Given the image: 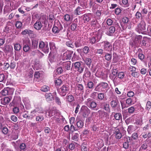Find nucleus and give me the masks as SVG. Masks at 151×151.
<instances>
[{
  "label": "nucleus",
  "instance_id": "1",
  "mask_svg": "<svg viewBox=\"0 0 151 151\" xmlns=\"http://www.w3.org/2000/svg\"><path fill=\"white\" fill-rule=\"evenodd\" d=\"M91 36L90 38L89 42L91 44H93L99 41L102 37L101 35L98 32L92 33L90 34Z\"/></svg>",
  "mask_w": 151,
  "mask_h": 151
},
{
  "label": "nucleus",
  "instance_id": "2",
  "mask_svg": "<svg viewBox=\"0 0 151 151\" xmlns=\"http://www.w3.org/2000/svg\"><path fill=\"white\" fill-rule=\"evenodd\" d=\"M146 24L143 20H142L136 28V30L138 33L143 34H146Z\"/></svg>",
  "mask_w": 151,
  "mask_h": 151
},
{
  "label": "nucleus",
  "instance_id": "3",
  "mask_svg": "<svg viewBox=\"0 0 151 151\" xmlns=\"http://www.w3.org/2000/svg\"><path fill=\"white\" fill-rule=\"evenodd\" d=\"M23 51L25 52H28L30 49L31 45L30 40L28 38L23 39Z\"/></svg>",
  "mask_w": 151,
  "mask_h": 151
},
{
  "label": "nucleus",
  "instance_id": "4",
  "mask_svg": "<svg viewBox=\"0 0 151 151\" xmlns=\"http://www.w3.org/2000/svg\"><path fill=\"white\" fill-rule=\"evenodd\" d=\"M72 66H74L75 70L78 71L80 73H82L83 71L84 67L82 64L79 62H76L73 63Z\"/></svg>",
  "mask_w": 151,
  "mask_h": 151
},
{
  "label": "nucleus",
  "instance_id": "5",
  "mask_svg": "<svg viewBox=\"0 0 151 151\" xmlns=\"http://www.w3.org/2000/svg\"><path fill=\"white\" fill-rule=\"evenodd\" d=\"M14 89L12 88L7 87L4 88L0 92V93L2 95L5 96L7 95H12L14 93Z\"/></svg>",
  "mask_w": 151,
  "mask_h": 151
},
{
  "label": "nucleus",
  "instance_id": "6",
  "mask_svg": "<svg viewBox=\"0 0 151 151\" xmlns=\"http://www.w3.org/2000/svg\"><path fill=\"white\" fill-rule=\"evenodd\" d=\"M69 90V87L64 85L59 89L58 92L62 96H65Z\"/></svg>",
  "mask_w": 151,
  "mask_h": 151
},
{
  "label": "nucleus",
  "instance_id": "7",
  "mask_svg": "<svg viewBox=\"0 0 151 151\" xmlns=\"http://www.w3.org/2000/svg\"><path fill=\"white\" fill-rule=\"evenodd\" d=\"M85 104L89 108L94 109L97 106V104L96 102L93 101V99L91 98H88L85 102Z\"/></svg>",
  "mask_w": 151,
  "mask_h": 151
},
{
  "label": "nucleus",
  "instance_id": "8",
  "mask_svg": "<svg viewBox=\"0 0 151 151\" xmlns=\"http://www.w3.org/2000/svg\"><path fill=\"white\" fill-rule=\"evenodd\" d=\"M102 43L104 44L103 49L104 51L111 52L112 50V46L110 42L107 41H104Z\"/></svg>",
  "mask_w": 151,
  "mask_h": 151
},
{
  "label": "nucleus",
  "instance_id": "9",
  "mask_svg": "<svg viewBox=\"0 0 151 151\" xmlns=\"http://www.w3.org/2000/svg\"><path fill=\"white\" fill-rule=\"evenodd\" d=\"M101 107L107 112H110V109L109 103L107 101H102L100 103Z\"/></svg>",
  "mask_w": 151,
  "mask_h": 151
},
{
  "label": "nucleus",
  "instance_id": "10",
  "mask_svg": "<svg viewBox=\"0 0 151 151\" xmlns=\"http://www.w3.org/2000/svg\"><path fill=\"white\" fill-rule=\"evenodd\" d=\"M81 112L84 117L87 116L90 113V110L85 106H83L81 107Z\"/></svg>",
  "mask_w": 151,
  "mask_h": 151
},
{
  "label": "nucleus",
  "instance_id": "11",
  "mask_svg": "<svg viewBox=\"0 0 151 151\" xmlns=\"http://www.w3.org/2000/svg\"><path fill=\"white\" fill-rule=\"evenodd\" d=\"M73 52L70 51H67L63 54V60L70 59L72 57Z\"/></svg>",
  "mask_w": 151,
  "mask_h": 151
},
{
  "label": "nucleus",
  "instance_id": "12",
  "mask_svg": "<svg viewBox=\"0 0 151 151\" xmlns=\"http://www.w3.org/2000/svg\"><path fill=\"white\" fill-rule=\"evenodd\" d=\"M71 63L70 61H68L63 62L62 66L64 70H69L70 69Z\"/></svg>",
  "mask_w": 151,
  "mask_h": 151
},
{
  "label": "nucleus",
  "instance_id": "13",
  "mask_svg": "<svg viewBox=\"0 0 151 151\" xmlns=\"http://www.w3.org/2000/svg\"><path fill=\"white\" fill-rule=\"evenodd\" d=\"M12 99L11 97H5L1 99V103L4 105H6L8 104Z\"/></svg>",
  "mask_w": 151,
  "mask_h": 151
},
{
  "label": "nucleus",
  "instance_id": "14",
  "mask_svg": "<svg viewBox=\"0 0 151 151\" xmlns=\"http://www.w3.org/2000/svg\"><path fill=\"white\" fill-rule=\"evenodd\" d=\"M42 26V25L41 22L39 20H37L34 25V28L37 30L41 29Z\"/></svg>",
  "mask_w": 151,
  "mask_h": 151
},
{
  "label": "nucleus",
  "instance_id": "15",
  "mask_svg": "<svg viewBox=\"0 0 151 151\" xmlns=\"http://www.w3.org/2000/svg\"><path fill=\"white\" fill-rule=\"evenodd\" d=\"M115 31V27L114 26H111L109 28L108 31H107L106 34L109 36H111L113 35Z\"/></svg>",
  "mask_w": 151,
  "mask_h": 151
},
{
  "label": "nucleus",
  "instance_id": "16",
  "mask_svg": "<svg viewBox=\"0 0 151 151\" xmlns=\"http://www.w3.org/2000/svg\"><path fill=\"white\" fill-rule=\"evenodd\" d=\"M92 17V15L91 13H88L83 15V18L84 20L88 22L91 20Z\"/></svg>",
  "mask_w": 151,
  "mask_h": 151
},
{
  "label": "nucleus",
  "instance_id": "17",
  "mask_svg": "<svg viewBox=\"0 0 151 151\" xmlns=\"http://www.w3.org/2000/svg\"><path fill=\"white\" fill-rule=\"evenodd\" d=\"M83 8L80 6L78 7L74 10V14L76 15H79L82 13Z\"/></svg>",
  "mask_w": 151,
  "mask_h": 151
},
{
  "label": "nucleus",
  "instance_id": "18",
  "mask_svg": "<svg viewBox=\"0 0 151 151\" xmlns=\"http://www.w3.org/2000/svg\"><path fill=\"white\" fill-rule=\"evenodd\" d=\"M114 134L116 135V138L119 139L122 137V134L120 132V131L118 129H115Z\"/></svg>",
  "mask_w": 151,
  "mask_h": 151
},
{
  "label": "nucleus",
  "instance_id": "19",
  "mask_svg": "<svg viewBox=\"0 0 151 151\" xmlns=\"http://www.w3.org/2000/svg\"><path fill=\"white\" fill-rule=\"evenodd\" d=\"M119 104L118 101L116 100H112L110 103V105L112 108H115Z\"/></svg>",
  "mask_w": 151,
  "mask_h": 151
},
{
  "label": "nucleus",
  "instance_id": "20",
  "mask_svg": "<svg viewBox=\"0 0 151 151\" xmlns=\"http://www.w3.org/2000/svg\"><path fill=\"white\" fill-rule=\"evenodd\" d=\"M42 50L45 53H47L49 51V47L47 42H46L45 45H44Z\"/></svg>",
  "mask_w": 151,
  "mask_h": 151
},
{
  "label": "nucleus",
  "instance_id": "21",
  "mask_svg": "<svg viewBox=\"0 0 151 151\" xmlns=\"http://www.w3.org/2000/svg\"><path fill=\"white\" fill-rule=\"evenodd\" d=\"M105 94L102 93H97V98L99 100L102 101L104 98Z\"/></svg>",
  "mask_w": 151,
  "mask_h": 151
},
{
  "label": "nucleus",
  "instance_id": "22",
  "mask_svg": "<svg viewBox=\"0 0 151 151\" xmlns=\"http://www.w3.org/2000/svg\"><path fill=\"white\" fill-rule=\"evenodd\" d=\"M45 97L47 101H52L53 99V97L51 93H46Z\"/></svg>",
  "mask_w": 151,
  "mask_h": 151
},
{
  "label": "nucleus",
  "instance_id": "23",
  "mask_svg": "<svg viewBox=\"0 0 151 151\" xmlns=\"http://www.w3.org/2000/svg\"><path fill=\"white\" fill-rule=\"evenodd\" d=\"M38 44V41L36 40H32V47L34 49L37 48Z\"/></svg>",
  "mask_w": 151,
  "mask_h": 151
},
{
  "label": "nucleus",
  "instance_id": "24",
  "mask_svg": "<svg viewBox=\"0 0 151 151\" xmlns=\"http://www.w3.org/2000/svg\"><path fill=\"white\" fill-rule=\"evenodd\" d=\"M13 49L12 46L8 45H6L5 44L4 47L3 48V50L6 52V51H11Z\"/></svg>",
  "mask_w": 151,
  "mask_h": 151
},
{
  "label": "nucleus",
  "instance_id": "25",
  "mask_svg": "<svg viewBox=\"0 0 151 151\" xmlns=\"http://www.w3.org/2000/svg\"><path fill=\"white\" fill-rule=\"evenodd\" d=\"M77 90L82 93L83 92L84 87L83 85L81 84H78L77 85Z\"/></svg>",
  "mask_w": 151,
  "mask_h": 151
},
{
  "label": "nucleus",
  "instance_id": "26",
  "mask_svg": "<svg viewBox=\"0 0 151 151\" xmlns=\"http://www.w3.org/2000/svg\"><path fill=\"white\" fill-rule=\"evenodd\" d=\"M19 100V99L18 97H14L12 102L10 103V105L11 106L14 105V104L18 103Z\"/></svg>",
  "mask_w": 151,
  "mask_h": 151
},
{
  "label": "nucleus",
  "instance_id": "27",
  "mask_svg": "<svg viewBox=\"0 0 151 151\" xmlns=\"http://www.w3.org/2000/svg\"><path fill=\"white\" fill-rule=\"evenodd\" d=\"M33 33V32L31 30L29 29H25L22 32L21 34L22 35H25L27 34L30 35L32 34Z\"/></svg>",
  "mask_w": 151,
  "mask_h": 151
},
{
  "label": "nucleus",
  "instance_id": "28",
  "mask_svg": "<svg viewBox=\"0 0 151 151\" xmlns=\"http://www.w3.org/2000/svg\"><path fill=\"white\" fill-rule=\"evenodd\" d=\"M142 124V117L138 118V119L136 120L135 122L136 125L141 126Z\"/></svg>",
  "mask_w": 151,
  "mask_h": 151
},
{
  "label": "nucleus",
  "instance_id": "29",
  "mask_svg": "<svg viewBox=\"0 0 151 151\" xmlns=\"http://www.w3.org/2000/svg\"><path fill=\"white\" fill-rule=\"evenodd\" d=\"M63 70V69L62 68L60 67L57 68L55 70V72L56 75L60 74L62 73Z\"/></svg>",
  "mask_w": 151,
  "mask_h": 151
},
{
  "label": "nucleus",
  "instance_id": "30",
  "mask_svg": "<svg viewBox=\"0 0 151 151\" xmlns=\"http://www.w3.org/2000/svg\"><path fill=\"white\" fill-rule=\"evenodd\" d=\"M57 113L56 109L55 107L52 108L49 111V114L51 116H52L55 115Z\"/></svg>",
  "mask_w": 151,
  "mask_h": 151
},
{
  "label": "nucleus",
  "instance_id": "31",
  "mask_svg": "<svg viewBox=\"0 0 151 151\" xmlns=\"http://www.w3.org/2000/svg\"><path fill=\"white\" fill-rule=\"evenodd\" d=\"M85 63L88 66H90L91 63V60L89 58H86L84 60Z\"/></svg>",
  "mask_w": 151,
  "mask_h": 151
},
{
  "label": "nucleus",
  "instance_id": "32",
  "mask_svg": "<svg viewBox=\"0 0 151 151\" xmlns=\"http://www.w3.org/2000/svg\"><path fill=\"white\" fill-rule=\"evenodd\" d=\"M7 77L3 73L0 74V82L4 83L6 81Z\"/></svg>",
  "mask_w": 151,
  "mask_h": 151
},
{
  "label": "nucleus",
  "instance_id": "33",
  "mask_svg": "<svg viewBox=\"0 0 151 151\" xmlns=\"http://www.w3.org/2000/svg\"><path fill=\"white\" fill-rule=\"evenodd\" d=\"M94 90L95 91L98 92L102 91L103 90V89L100 85L99 83L96 86Z\"/></svg>",
  "mask_w": 151,
  "mask_h": 151
},
{
  "label": "nucleus",
  "instance_id": "34",
  "mask_svg": "<svg viewBox=\"0 0 151 151\" xmlns=\"http://www.w3.org/2000/svg\"><path fill=\"white\" fill-rule=\"evenodd\" d=\"M97 22V21L96 19H93L91 22L90 24L91 27H95L96 26Z\"/></svg>",
  "mask_w": 151,
  "mask_h": 151
},
{
  "label": "nucleus",
  "instance_id": "35",
  "mask_svg": "<svg viewBox=\"0 0 151 151\" xmlns=\"http://www.w3.org/2000/svg\"><path fill=\"white\" fill-rule=\"evenodd\" d=\"M99 84L103 89L107 88L109 86L108 84L105 82H101Z\"/></svg>",
  "mask_w": 151,
  "mask_h": 151
},
{
  "label": "nucleus",
  "instance_id": "36",
  "mask_svg": "<svg viewBox=\"0 0 151 151\" xmlns=\"http://www.w3.org/2000/svg\"><path fill=\"white\" fill-rule=\"evenodd\" d=\"M78 129L76 127H75L74 126L71 124L70 127V131L69 132V134L70 135V134H72L73 133L74 131L78 130Z\"/></svg>",
  "mask_w": 151,
  "mask_h": 151
},
{
  "label": "nucleus",
  "instance_id": "37",
  "mask_svg": "<svg viewBox=\"0 0 151 151\" xmlns=\"http://www.w3.org/2000/svg\"><path fill=\"white\" fill-rule=\"evenodd\" d=\"M62 78L61 77H60L58 79L55 80V83L56 85L60 86L62 84Z\"/></svg>",
  "mask_w": 151,
  "mask_h": 151
},
{
  "label": "nucleus",
  "instance_id": "38",
  "mask_svg": "<svg viewBox=\"0 0 151 151\" xmlns=\"http://www.w3.org/2000/svg\"><path fill=\"white\" fill-rule=\"evenodd\" d=\"M20 151H25L26 150V145L24 143L21 144L19 145Z\"/></svg>",
  "mask_w": 151,
  "mask_h": 151
},
{
  "label": "nucleus",
  "instance_id": "39",
  "mask_svg": "<svg viewBox=\"0 0 151 151\" xmlns=\"http://www.w3.org/2000/svg\"><path fill=\"white\" fill-rule=\"evenodd\" d=\"M78 2L79 3L80 5L83 7L86 5L87 0H81V1L78 0Z\"/></svg>",
  "mask_w": 151,
  "mask_h": 151
},
{
  "label": "nucleus",
  "instance_id": "40",
  "mask_svg": "<svg viewBox=\"0 0 151 151\" xmlns=\"http://www.w3.org/2000/svg\"><path fill=\"white\" fill-rule=\"evenodd\" d=\"M49 87L46 85H45L42 86L41 88V90L44 92H46L49 90Z\"/></svg>",
  "mask_w": 151,
  "mask_h": 151
},
{
  "label": "nucleus",
  "instance_id": "41",
  "mask_svg": "<svg viewBox=\"0 0 151 151\" xmlns=\"http://www.w3.org/2000/svg\"><path fill=\"white\" fill-rule=\"evenodd\" d=\"M87 86V87L90 89H93V88L94 84L91 81L88 82Z\"/></svg>",
  "mask_w": 151,
  "mask_h": 151
},
{
  "label": "nucleus",
  "instance_id": "42",
  "mask_svg": "<svg viewBox=\"0 0 151 151\" xmlns=\"http://www.w3.org/2000/svg\"><path fill=\"white\" fill-rule=\"evenodd\" d=\"M26 75L29 78H31L33 76V71L32 69H29V71L26 73Z\"/></svg>",
  "mask_w": 151,
  "mask_h": 151
},
{
  "label": "nucleus",
  "instance_id": "43",
  "mask_svg": "<svg viewBox=\"0 0 151 151\" xmlns=\"http://www.w3.org/2000/svg\"><path fill=\"white\" fill-rule=\"evenodd\" d=\"M114 117L116 120H119L122 119V115L119 113L116 114L114 116Z\"/></svg>",
  "mask_w": 151,
  "mask_h": 151
},
{
  "label": "nucleus",
  "instance_id": "44",
  "mask_svg": "<svg viewBox=\"0 0 151 151\" xmlns=\"http://www.w3.org/2000/svg\"><path fill=\"white\" fill-rule=\"evenodd\" d=\"M104 57L106 60L108 61L110 60L111 59V54L107 53Z\"/></svg>",
  "mask_w": 151,
  "mask_h": 151
},
{
  "label": "nucleus",
  "instance_id": "45",
  "mask_svg": "<svg viewBox=\"0 0 151 151\" xmlns=\"http://www.w3.org/2000/svg\"><path fill=\"white\" fill-rule=\"evenodd\" d=\"M77 126L78 128H81L83 126V123L81 121H79L76 123Z\"/></svg>",
  "mask_w": 151,
  "mask_h": 151
},
{
  "label": "nucleus",
  "instance_id": "46",
  "mask_svg": "<svg viewBox=\"0 0 151 151\" xmlns=\"http://www.w3.org/2000/svg\"><path fill=\"white\" fill-rule=\"evenodd\" d=\"M79 135L78 133H75L72 137V139L76 141H77L78 139Z\"/></svg>",
  "mask_w": 151,
  "mask_h": 151
},
{
  "label": "nucleus",
  "instance_id": "47",
  "mask_svg": "<svg viewBox=\"0 0 151 151\" xmlns=\"http://www.w3.org/2000/svg\"><path fill=\"white\" fill-rule=\"evenodd\" d=\"M21 45L18 43H16L14 45V48L15 50L17 51H19L21 48Z\"/></svg>",
  "mask_w": 151,
  "mask_h": 151
},
{
  "label": "nucleus",
  "instance_id": "48",
  "mask_svg": "<svg viewBox=\"0 0 151 151\" xmlns=\"http://www.w3.org/2000/svg\"><path fill=\"white\" fill-rule=\"evenodd\" d=\"M151 108V102L150 101H148L146 104L145 109L146 110L149 111Z\"/></svg>",
  "mask_w": 151,
  "mask_h": 151
},
{
  "label": "nucleus",
  "instance_id": "49",
  "mask_svg": "<svg viewBox=\"0 0 151 151\" xmlns=\"http://www.w3.org/2000/svg\"><path fill=\"white\" fill-rule=\"evenodd\" d=\"M125 75V73L122 72H120L117 73V76L120 79H123Z\"/></svg>",
  "mask_w": 151,
  "mask_h": 151
},
{
  "label": "nucleus",
  "instance_id": "50",
  "mask_svg": "<svg viewBox=\"0 0 151 151\" xmlns=\"http://www.w3.org/2000/svg\"><path fill=\"white\" fill-rule=\"evenodd\" d=\"M97 93L96 92H94L90 94V97L91 99H95L96 98L97 95Z\"/></svg>",
  "mask_w": 151,
  "mask_h": 151
},
{
  "label": "nucleus",
  "instance_id": "51",
  "mask_svg": "<svg viewBox=\"0 0 151 151\" xmlns=\"http://www.w3.org/2000/svg\"><path fill=\"white\" fill-rule=\"evenodd\" d=\"M138 134L137 133L134 132L133 133L131 137L134 140H136L138 138Z\"/></svg>",
  "mask_w": 151,
  "mask_h": 151
},
{
  "label": "nucleus",
  "instance_id": "52",
  "mask_svg": "<svg viewBox=\"0 0 151 151\" xmlns=\"http://www.w3.org/2000/svg\"><path fill=\"white\" fill-rule=\"evenodd\" d=\"M83 50L84 53L87 54L90 51V49L88 47L86 46L83 47Z\"/></svg>",
  "mask_w": 151,
  "mask_h": 151
},
{
  "label": "nucleus",
  "instance_id": "53",
  "mask_svg": "<svg viewBox=\"0 0 151 151\" xmlns=\"http://www.w3.org/2000/svg\"><path fill=\"white\" fill-rule=\"evenodd\" d=\"M91 72L89 70H86L85 71L83 76L86 77H89L91 76Z\"/></svg>",
  "mask_w": 151,
  "mask_h": 151
},
{
  "label": "nucleus",
  "instance_id": "54",
  "mask_svg": "<svg viewBox=\"0 0 151 151\" xmlns=\"http://www.w3.org/2000/svg\"><path fill=\"white\" fill-rule=\"evenodd\" d=\"M64 18L65 20L68 22L70 21L71 18L69 15L66 14L64 16Z\"/></svg>",
  "mask_w": 151,
  "mask_h": 151
},
{
  "label": "nucleus",
  "instance_id": "55",
  "mask_svg": "<svg viewBox=\"0 0 151 151\" xmlns=\"http://www.w3.org/2000/svg\"><path fill=\"white\" fill-rule=\"evenodd\" d=\"M52 31L54 33H57L59 32L58 27L55 26H54L52 28Z\"/></svg>",
  "mask_w": 151,
  "mask_h": 151
},
{
  "label": "nucleus",
  "instance_id": "56",
  "mask_svg": "<svg viewBox=\"0 0 151 151\" xmlns=\"http://www.w3.org/2000/svg\"><path fill=\"white\" fill-rule=\"evenodd\" d=\"M122 2L124 6L127 7L129 5L128 0H122Z\"/></svg>",
  "mask_w": 151,
  "mask_h": 151
},
{
  "label": "nucleus",
  "instance_id": "57",
  "mask_svg": "<svg viewBox=\"0 0 151 151\" xmlns=\"http://www.w3.org/2000/svg\"><path fill=\"white\" fill-rule=\"evenodd\" d=\"M32 19H39L40 17V16L37 13L35 12L32 15Z\"/></svg>",
  "mask_w": 151,
  "mask_h": 151
},
{
  "label": "nucleus",
  "instance_id": "58",
  "mask_svg": "<svg viewBox=\"0 0 151 151\" xmlns=\"http://www.w3.org/2000/svg\"><path fill=\"white\" fill-rule=\"evenodd\" d=\"M134 126L132 125H130L128 126L127 129V131L128 133L130 134L133 130Z\"/></svg>",
  "mask_w": 151,
  "mask_h": 151
},
{
  "label": "nucleus",
  "instance_id": "59",
  "mask_svg": "<svg viewBox=\"0 0 151 151\" xmlns=\"http://www.w3.org/2000/svg\"><path fill=\"white\" fill-rule=\"evenodd\" d=\"M74 97L72 95H69L67 96V101L69 102H71L73 101Z\"/></svg>",
  "mask_w": 151,
  "mask_h": 151
},
{
  "label": "nucleus",
  "instance_id": "60",
  "mask_svg": "<svg viewBox=\"0 0 151 151\" xmlns=\"http://www.w3.org/2000/svg\"><path fill=\"white\" fill-rule=\"evenodd\" d=\"M55 102L58 105L60 106L61 105V102L60 99L58 97H56L55 99Z\"/></svg>",
  "mask_w": 151,
  "mask_h": 151
},
{
  "label": "nucleus",
  "instance_id": "61",
  "mask_svg": "<svg viewBox=\"0 0 151 151\" xmlns=\"http://www.w3.org/2000/svg\"><path fill=\"white\" fill-rule=\"evenodd\" d=\"M45 44L46 42H44L42 41H40L39 42V48L42 50V49L44 45H45Z\"/></svg>",
  "mask_w": 151,
  "mask_h": 151
},
{
  "label": "nucleus",
  "instance_id": "62",
  "mask_svg": "<svg viewBox=\"0 0 151 151\" xmlns=\"http://www.w3.org/2000/svg\"><path fill=\"white\" fill-rule=\"evenodd\" d=\"M15 26L17 28H20L22 26V23L21 22L17 21L16 22Z\"/></svg>",
  "mask_w": 151,
  "mask_h": 151
},
{
  "label": "nucleus",
  "instance_id": "63",
  "mask_svg": "<svg viewBox=\"0 0 151 151\" xmlns=\"http://www.w3.org/2000/svg\"><path fill=\"white\" fill-rule=\"evenodd\" d=\"M135 110L134 107L131 106L128 109V112L130 114L133 113Z\"/></svg>",
  "mask_w": 151,
  "mask_h": 151
},
{
  "label": "nucleus",
  "instance_id": "64",
  "mask_svg": "<svg viewBox=\"0 0 151 151\" xmlns=\"http://www.w3.org/2000/svg\"><path fill=\"white\" fill-rule=\"evenodd\" d=\"M113 21L112 19H108L106 20L107 24L109 26H111L113 23Z\"/></svg>",
  "mask_w": 151,
  "mask_h": 151
}]
</instances>
